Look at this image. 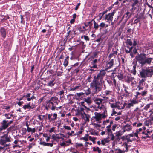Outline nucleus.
Segmentation results:
<instances>
[{"mask_svg": "<svg viewBox=\"0 0 153 153\" xmlns=\"http://www.w3.org/2000/svg\"><path fill=\"white\" fill-rule=\"evenodd\" d=\"M133 53L134 54H136L137 53V49H136V47H133Z\"/></svg>", "mask_w": 153, "mask_h": 153, "instance_id": "52", "label": "nucleus"}, {"mask_svg": "<svg viewBox=\"0 0 153 153\" xmlns=\"http://www.w3.org/2000/svg\"><path fill=\"white\" fill-rule=\"evenodd\" d=\"M93 24L91 22H86L84 23V26L82 27V28L84 30H90Z\"/></svg>", "mask_w": 153, "mask_h": 153, "instance_id": "11", "label": "nucleus"}, {"mask_svg": "<svg viewBox=\"0 0 153 153\" xmlns=\"http://www.w3.org/2000/svg\"><path fill=\"white\" fill-rule=\"evenodd\" d=\"M11 139L10 137L8 136V133L4 134L1 137V138L0 139V144L4 145L6 142H10Z\"/></svg>", "mask_w": 153, "mask_h": 153, "instance_id": "8", "label": "nucleus"}, {"mask_svg": "<svg viewBox=\"0 0 153 153\" xmlns=\"http://www.w3.org/2000/svg\"><path fill=\"white\" fill-rule=\"evenodd\" d=\"M107 110L105 109L104 112L102 114H101L97 112L94 113L95 116L93 117V118L95 119L97 121L100 120L102 118H105L106 117V115L105 114H107Z\"/></svg>", "mask_w": 153, "mask_h": 153, "instance_id": "7", "label": "nucleus"}, {"mask_svg": "<svg viewBox=\"0 0 153 153\" xmlns=\"http://www.w3.org/2000/svg\"><path fill=\"white\" fill-rule=\"evenodd\" d=\"M59 102L58 98L56 97H52L47 104L46 109H48V108H49L52 110H55L56 106L58 104Z\"/></svg>", "mask_w": 153, "mask_h": 153, "instance_id": "3", "label": "nucleus"}, {"mask_svg": "<svg viewBox=\"0 0 153 153\" xmlns=\"http://www.w3.org/2000/svg\"><path fill=\"white\" fill-rule=\"evenodd\" d=\"M83 94L84 93L82 92L77 93V96L79 97H80L81 96L83 95Z\"/></svg>", "mask_w": 153, "mask_h": 153, "instance_id": "64", "label": "nucleus"}, {"mask_svg": "<svg viewBox=\"0 0 153 153\" xmlns=\"http://www.w3.org/2000/svg\"><path fill=\"white\" fill-rule=\"evenodd\" d=\"M117 126V125L116 124H115L112 126V130L113 131H114L116 127Z\"/></svg>", "mask_w": 153, "mask_h": 153, "instance_id": "61", "label": "nucleus"}, {"mask_svg": "<svg viewBox=\"0 0 153 153\" xmlns=\"http://www.w3.org/2000/svg\"><path fill=\"white\" fill-rule=\"evenodd\" d=\"M52 115L53 114L52 113L48 114V119L49 120V121L50 122L54 123L55 122V120L57 119V115L56 113H54L53 114V117H51Z\"/></svg>", "mask_w": 153, "mask_h": 153, "instance_id": "12", "label": "nucleus"}, {"mask_svg": "<svg viewBox=\"0 0 153 153\" xmlns=\"http://www.w3.org/2000/svg\"><path fill=\"white\" fill-rule=\"evenodd\" d=\"M140 74L142 78L151 77L153 75V68H148L142 69L140 72Z\"/></svg>", "mask_w": 153, "mask_h": 153, "instance_id": "4", "label": "nucleus"}, {"mask_svg": "<svg viewBox=\"0 0 153 153\" xmlns=\"http://www.w3.org/2000/svg\"><path fill=\"white\" fill-rule=\"evenodd\" d=\"M63 127L66 130H71V127L68 126L64 125Z\"/></svg>", "mask_w": 153, "mask_h": 153, "instance_id": "53", "label": "nucleus"}, {"mask_svg": "<svg viewBox=\"0 0 153 153\" xmlns=\"http://www.w3.org/2000/svg\"><path fill=\"white\" fill-rule=\"evenodd\" d=\"M152 103L147 104L144 107L143 109L146 111H147L148 108H149L150 105H152Z\"/></svg>", "mask_w": 153, "mask_h": 153, "instance_id": "39", "label": "nucleus"}, {"mask_svg": "<svg viewBox=\"0 0 153 153\" xmlns=\"http://www.w3.org/2000/svg\"><path fill=\"white\" fill-rule=\"evenodd\" d=\"M74 70V71L75 72L77 73L79 71V66H78V68H75Z\"/></svg>", "mask_w": 153, "mask_h": 153, "instance_id": "60", "label": "nucleus"}, {"mask_svg": "<svg viewBox=\"0 0 153 153\" xmlns=\"http://www.w3.org/2000/svg\"><path fill=\"white\" fill-rule=\"evenodd\" d=\"M105 131L106 134H108V135H109L112 133L111 128H107Z\"/></svg>", "mask_w": 153, "mask_h": 153, "instance_id": "37", "label": "nucleus"}, {"mask_svg": "<svg viewBox=\"0 0 153 153\" xmlns=\"http://www.w3.org/2000/svg\"><path fill=\"white\" fill-rule=\"evenodd\" d=\"M109 136V137H111V140H112L113 141V140H114L115 137H114V135L113 134V133H112L111 134H110Z\"/></svg>", "mask_w": 153, "mask_h": 153, "instance_id": "49", "label": "nucleus"}, {"mask_svg": "<svg viewBox=\"0 0 153 153\" xmlns=\"http://www.w3.org/2000/svg\"><path fill=\"white\" fill-rule=\"evenodd\" d=\"M107 12V10H105L103 12L100 13L99 14V16H100L99 20H101V19H102L103 15H104Z\"/></svg>", "mask_w": 153, "mask_h": 153, "instance_id": "31", "label": "nucleus"}, {"mask_svg": "<svg viewBox=\"0 0 153 153\" xmlns=\"http://www.w3.org/2000/svg\"><path fill=\"white\" fill-rule=\"evenodd\" d=\"M138 103V100L133 99L130 101V102L127 105L126 107L128 108H130L131 107L133 106L134 105L137 104Z\"/></svg>", "mask_w": 153, "mask_h": 153, "instance_id": "17", "label": "nucleus"}, {"mask_svg": "<svg viewBox=\"0 0 153 153\" xmlns=\"http://www.w3.org/2000/svg\"><path fill=\"white\" fill-rule=\"evenodd\" d=\"M98 61L96 59L91 60L89 65L90 68H97V63L98 62Z\"/></svg>", "mask_w": 153, "mask_h": 153, "instance_id": "15", "label": "nucleus"}, {"mask_svg": "<svg viewBox=\"0 0 153 153\" xmlns=\"http://www.w3.org/2000/svg\"><path fill=\"white\" fill-rule=\"evenodd\" d=\"M13 120H12L8 122V120H4L1 123H0L1 126H0V132L2 130L6 129L10 124L13 122Z\"/></svg>", "mask_w": 153, "mask_h": 153, "instance_id": "6", "label": "nucleus"}, {"mask_svg": "<svg viewBox=\"0 0 153 153\" xmlns=\"http://www.w3.org/2000/svg\"><path fill=\"white\" fill-rule=\"evenodd\" d=\"M69 57L68 56H67L64 60V62L63 63V65L65 67H67L68 64V59Z\"/></svg>", "mask_w": 153, "mask_h": 153, "instance_id": "26", "label": "nucleus"}, {"mask_svg": "<svg viewBox=\"0 0 153 153\" xmlns=\"http://www.w3.org/2000/svg\"><path fill=\"white\" fill-rule=\"evenodd\" d=\"M135 59L141 66H143L146 64H150L153 58L147 57L146 54L140 53L136 56Z\"/></svg>", "mask_w": 153, "mask_h": 153, "instance_id": "2", "label": "nucleus"}, {"mask_svg": "<svg viewBox=\"0 0 153 153\" xmlns=\"http://www.w3.org/2000/svg\"><path fill=\"white\" fill-rule=\"evenodd\" d=\"M102 36L100 34H99L97 36L96 40L95 41V42H102Z\"/></svg>", "mask_w": 153, "mask_h": 153, "instance_id": "25", "label": "nucleus"}, {"mask_svg": "<svg viewBox=\"0 0 153 153\" xmlns=\"http://www.w3.org/2000/svg\"><path fill=\"white\" fill-rule=\"evenodd\" d=\"M94 103L98 105V108L100 109L105 108V100L96 98L94 100Z\"/></svg>", "mask_w": 153, "mask_h": 153, "instance_id": "5", "label": "nucleus"}, {"mask_svg": "<svg viewBox=\"0 0 153 153\" xmlns=\"http://www.w3.org/2000/svg\"><path fill=\"white\" fill-rule=\"evenodd\" d=\"M132 1H134L133 3L131 5L132 7L133 8L135 6H137L139 3L138 0H132Z\"/></svg>", "mask_w": 153, "mask_h": 153, "instance_id": "29", "label": "nucleus"}, {"mask_svg": "<svg viewBox=\"0 0 153 153\" xmlns=\"http://www.w3.org/2000/svg\"><path fill=\"white\" fill-rule=\"evenodd\" d=\"M35 107V105H30V103H28L27 104L23 106V108L25 110L27 109L30 110L31 109H33Z\"/></svg>", "mask_w": 153, "mask_h": 153, "instance_id": "20", "label": "nucleus"}, {"mask_svg": "<svg viewBox=\"0 0 153 153\" xmlns=\"http://www.w3.org/2000/svg\"><path fill=\"white\" fill-rule=\"evenodd\" d=\"M123 129L124 132H125L126 131H129L132 129V127L130 124H127L123 126Z\"/></svg>", "mask_w": 153, "mask_h": 153, "instance_id": "21", "label": "nucleus"}, {"mask_svg": "<svg viewBox=\"0 0 153 153\" xmlns=\"http://www.w3.org/2000/svg\"><path fill=\"white\" fill-rule=\"evenodd\" d=\"M81 105L84 106L85 108H87V107L85 106V105L86 104H85V102H84V101H83L81 102Z\"/></svg>", "mask_w": 153, "mask_h": 153, "instance_id": "57", "label": "nucleus"}, {"mask_svg": "<svg viewBox=\"0 0 153 153\" xmlns=\"http://www.w3.org/2000/svg\"><path fill=\"white\" fill-rule=\"evenodd\" d=\"M126 43L130 46H132V41L131 39H128L126 41Z\"/></svg>", "mask_w": 153, "mask_h": 153, "instance_id": "42", "label": "nucleus"}, {"mask_svg": "<svg viewBox=\"0 0 153 153\" xmlns=\"http://www.w3.org/2000/svg\"><path fill=\"white\" fill-rule=\"evenodd\" d=\"M0 33L1 36L3 38H5L7 35V31L6 29L3 27H1L0 30Z\"/></svg>", "mask_w": 153, "mask_h": 153, "instance_id": "18", "label": "nucleus"}, {"mask_svg": "<svg viewBox=\"0 0 153 153\" xmlns=\"http://www.w3.org/2000/svg\"><path fill=\"white\" fill-rule=\"evenodd\" d=\"M136 66L135 65H134L133 66V72H132V74L134 75H135L136 74Z\"/></svg>", "mask_w": 153, "mask_h": 153, "instance_id": "43", "label": "nucleus"}, {"mask_svg": "<svg viewBox=\"0 0 153 153\" xmlns=\"http://www.w3.org/2000/svg\"><path fill=\"white\" fill-rule=\"evenodd\" d=\"M124 140L125 141V142L123 144V146H125L126 147V150L125 151L127 152L128 151V143L132 141V140L131 139L130 137H129V135H128L126 136V137L124 139Z\"/></svg>", "mask_w": 153, "mask_h": 153, "instance_id": "9", "label": "nucleus"}, {"mask_svg": "<svg viewBox=\"0 0 153 153\" xmlns=\"http://www.w3.org/2000/svg\"><path fill=\"white\" fill-rule=\"evenodd\" d=\"M41 145H43L44 146H50L52 147L53 146V143H46L44 141L40 142L39 143Z\"/></svg>", "mask_w": 153, "mask_h": 153, "instance_id": "22", "label": "nucleus"}, {"mask_svg": "<svg viewBox=\"0 0 153 153\" xmlns=\"http://www.w3.org/2000/svg\"><path fill=\"white\" fill-rule=\"evenodd\" d=\"M145 82L144 79H142L140 80L138 83V85L137 86V88H138V90H142L144 87V83Z\"/></svg>", "mask_w": 153, "mask_h": 153, "instance_id": "16", "label": "nucleus"}, {"mask_svg": "<svg viewBox=\"0 0 153 153\" xmlns=\"http://www.w3.org/2000/svg\"><path fill=\"white\" fill-rule=\"evenodd\" d=\"M5 116L6 117V118L7 119H10L11 117L13 116V115L12 114H4Z\"/></svg>", "mask_w": 153, "mask_h": 153, "instance_id": "35", "label": "nucleus"}, {"mask_svg": "<svg viewBox=\"0 0 153 153\" xmlns=\"http://www.w3.org/2000/svg\"><path fill=\"white\" fill-rule=\"evenodd\" d=\"M147 93V91H144L141 92V95L143 96H144L146 95Z\"/></svg>", "mask_w": 153, "mask_h": 153, "instance_id": "50", "label": "nucleus"}, {"mask_svg": "<svg viewBox=\"0 0 153 153\" xmlns=\"http://www.w3.org/2000/svg\"><path fill=\"white\" fill-rule=\"evenodd\" d=\"M111 93V91L108 90H106L105 91V94L106 96L103 97V98L105 99V100L106 99H109V96H108L110 95V93Z\"/></svg>", "mask_w": 153, "mask_h": 153, "instance_id": "27", "label": "nucleus"}, {"mask_svg": "<svg viewBox=\"0 0 153 153\" xmlns=\"http://www.w3.org/2000/svg\"><path fill=\"white\" fill-rule=\"evenodd\" d=\"M79 63L78 62L74 64L73 65H71V66L73 68H78L79 66Z\"/></svg>", "mask_w": 153, "mask_h": 153, "instance_id": "44", "label": "nucleus"}, {"mask_svg": "<svg viewBox=\"0 0 153 153\" xmlns=\"http://www.w3.org/2000/svg\"><path fill=\"white\" fill-rule=\"evenodd\" d=\"M109 141L107 140V138H104L101 140V144L103 145H105L106 143H108Z\"/></svg>", "mask_w": 153, "mask_h": 153, "instance_id": "33", "label": "nucleus"}, {"mask_svg": "<svg viewBox=\"0 0 153 153\" xmlns=\"http://www.w3.org/2000/svg\"><path fill=\"white\" fill-rule=\"evenodd\" d=\"M77 114L80 115L82 118L85 122L89 121L90 116L89 114H86L84 112L78 111Z\"/></svg>", "mask_w": 153, "mask_h": 153, "instance_id": "10", "label": "nucleus"}, {"mask_svg": "<svg viewBox=\"0 0 153 153\" xmlns=\"http://www.w3.org/2000/svg\"><path fill=\"white\" fill-rule=\"evenodd\" d=\"M86 135L87 136H85V137H82L81 138V139L85 141H88V139L87 137V136H88V135L87 134Z\"/></svg>", "mask_w": 153, "mask_h": 153, "instance_id": "48", "label": "nucleus"}, {"mask_svg": "<svg viewBox=\"0 0 153 153\" xmlns=\"http://www.w3.org/2000/svg\"><path fill=\"white\" fill-rule=\"evenodd\" d=\"M99 27V25L95 21H94V28L95 30H97Z\"/></svg>", "mask_w": 153, "mask_h": 153, "instance_id": "32", "label": "nucleus"}, {"mask_svg": "<svg viewBox=\"0 0 153 153\" xmlns=\"http://www.w3.org/2000/svg\"><path fill=\"white\" fill-rule=\"evenodd\" d=\"M144 16V13H140L137 16V18L140 21L143 18Z\"/></svg>", "mask_w": 153, "mask_h": 153, "instance_id": "30", "label": "nucleus"}, {"mask_svg": "<svg viewBox=\"0 0 153 153\" xmlns=\"http://www.w3.org/2000/svg\"><path fill=\"white\" fill-rule=\"evenodd\" d=\"M133 48V47H131L129 48L128 50H127L126 49H125V51L126 53H130V52H131Z\"/></svg>", "mask_w": 153, "mask_h": 153, "instance_id": "36", "label": "nucleus"}, {"mask_svg": "<svg viewBox=\"0 0 153 153\" xmlns=\"http://www.w3.org/2000/svg\"><path fill=\"white\" fill-rule=\"evenodd\" d=\"M145 136H142V139H146V138H149V136L148 133H145Z\"/></svg>", "mask_w": 153, "mask_h": 153, "instance_id": "47", "label": "nucleus"}, {"mask_svg": "<svg viewBox=\"0 0 153 153\" xmlns=\"http://www.w3.org/2000/svg\"><path fill=\"white\" fill-rule=\"evenodd\" d=\"M117 113V112H116L115 111L114 108H113V109H112V113L111 114V116H113L114 115H115V114H116Z\"/></svg>", "mask_w": 153, "mask_h": 153, "instance_id": "54", "label": "nucleus"}, {"mask_svg": "<svg viewBox=\"0 0 153 153\" xmlns=\"http://www.w3.org/2000/svg\"><path fill=\"white\" fill-rule=\"evenodd\" d=\"M137 44V40L135 39H134V40H133V47H134V46H136V45Z\"/></svg>", "mask_w": 153, "mask_h": 153, "instance_id": "55", "label": "nucleus"}, {"mask_svg": "<svg viewBox=\"0 0 153 153\" xmlns=\"http://www.w3.org/2000/svg\"><path fill=\"white\" fill-rule=\"evenodd\" d=\"M55 130V127H53L51 128L49 130V132L50 133H52Z\"/></svg>", "mask_w": 153, "mask_h": 153, "instance_id": "59", "label": "nucleus"}, {"mask_svg": "<svg viewBox=\"0 0 153 153\" xmlns=\"http://www.w3.org/2000/svg\"><path fill=\"white\" fill-rule=\"evenodd\" d=\"M93 150L94 151H97L98 153H101L102 152V151L98 147L95 148L94 147L93 148Z\"/></svg>", "mask_w": 153, "mask_h": 153, "instance_id": "34", "label": "nucleus"}, {"mask_svg": "<svg viewBox=\"0 0 153 153\" xmlns=\"http://www.w3.org/2000/svg\"><path fill=\"white\" fill-rule=\"evenodd\" d=\"M126 82L128 83L131 82V85H134L135 83V78L133 77H131L130 76H127L126 77Z\"/></svg>", "mask_w": 153, "mask_h": 153, "instance_id": "13", "label": "nucleus"}, {"mask_svg": "<svg viewBox=\"0 0 153 153\" xmlns=\"http://www.w3.org/2000/svg\"><path fill=\"white\" fill-rule=\"evenodd\" d=\"M138 131H137L136 132H135V133H134V134H130V135L131 136H134V137H137V138H139V137L138 136Z\"/></svg>", "mask_w": 153, "mask_h": 153, "instance_id": "40", "label": "nucleus"}, {"mask_svg": "<svg viewBox=\"0 0 153 153\" xmlns=\"http://www.w3.org/2000/svg\"><path fill=\"white\" fill-rule=\"evenodd\" d=\"M114 59H112L109 62L106 63V68L105 70H101L97 76H94L93 79L90 83V88H88V94L91 93L90 90L92 91L93 94H97L100 91L102 86V83L104 82L103 78L105 76L106 72L105 71L111 68L114 65Z\"/></svg>", "mask_w": 153, "mask_h": 153, "instance_id": "1", "label": "nucleus"}, {"mask_svg": "<svg viewBox=\"0 0 153 153\" xmlns=\"http://www.w3.org/2000/svg\"><path fill=\"white\" fill-rule=\"evenodd\" d=\"M131 13L129 11H127L123 15L122 19L125 18V22H126L131 17Z\"/></svg>", "mask_w": 153, "mask_h": 153, "instance_id": "19", "label": "nucleus"}, {"mask_svg": "<svg viewBox=\"0 0 153 153\" xmlns=\"http://www.w3.org/2000/svg\"><path fill=\"white\" fill-rule=\"evenodd\" d=\"M54 81L55 79L49 81L48 83L47 84V85L50 87H52L54 86L55 84V83L54 82Z\"/></svg>", "mask_w": 153, "mask_h": 153, "instance_id": "28", "label": "nucleus"}, {"mask_svg": "<svg viewBox=\"0 0 153 153\" xmlns=\"http://www.w3.org/2000/svg\"><path fill=\"white\" fill-rule=\"evenodd\" d=\"M115 13V11H114L111 13H109L108 14H106L105 19V20H107L108 21H112L113 19V16L114 15Z\"/></svg>", "mask_w": 153, "mask_h": 153, "instance_id": "14", "label": "nucleus"}, {"mask_svg": "<svg viewBox=\"0 0 153 153\" xmlns=\"http://www.w3.org/2000/svg\"><path fill=\"white\" fill-rule=\"evenodd\" d=\"M83 145L82 143H76V148L79 147H81L83 146Z\"/></svg>", "mask_w": 153, "mask_h": 153, "instance_id": "56", "label": "nucleus"}, {"mask_svg": "<svg viewBox=\"0 0 153 153\" xmlns=\"http://www.w3.org/2000/svg\"><path fill=\"white\" fill-rule=\"evenodd\" d=\"M115 151L117 153H123L125 152H126L125 151V150H122L119 148L117 149Z\"/></svg>", "mask_w": 153, "mask_h": 153, "instance_id": "38", "label": "nucleus"}, {"mask_svg": "<svg viewBox=\"0 0 153 153\" xmlns=\"http://www.w3.org/2000/svg\"><path fill=\"white\" fill-rule=\"evenodd\" d=\"M109 104H110L111 107L112 108H116V107H117V103H113L109 102Z\"/></svg>", "mask_w": 153, "mask_h": 153, "instance_id": "41", "label": "nucleus"}, {"mask_svg": "<svg viewBox=\"0 0 153 153\" xmlns=\"http://www.w3.org/2000/svg\"><path fill=\"white\" fill-rule=\"evenodd\" d=\"M31 94L30 93L27 94L26 95H24L23 96V97H30Z\"/></svg>", "mask_w": 153, "mask_h": 153, "instance_id": "58", "label": "nucleus"}, {"mask_svg": "<svg viewBox=\"0 0 153 153\" xmlns=\"http://www.w3.org/2000/svg\"><path fill=\"white\" fill-rule=\"evenodd\" d=\"M106 24L104 22H102L99 25V27H105Z\"/></svg>", "mask_w": 153, "mask_h": 153, "instance_id": "51", "label": "nucleus"}, {"mask_svg": "<svg viewBox=\"0 0 153 153\" xmlns=\"http://www.w3.org/2000/svg\"><path fill=\"white\" fill-rule=\"evenodd\" d=\"M64 94V91L63 90L60 91H59V92L58 93V94L59 95H60L63 94Z\"/></svg>", "mask_w": 153, "mask_h": 153, "instance_id": "63", "label": "nucleus"}, {"mask_svg": "<svg viewBox=\"0 0 153 153\" xmlns=\"http://www.w3.org/2000/svg\"><path fill=\"white\" fill-rule=\"evenodd\" d=\"M82 131H78L76 134H74V135H79L82 134Z\"/></svg>", "mask_w": 153, "mask_h": 153, "instance_id": "62", "label": "nucleus"}, {"mask_svg": "<svg viewBox=\"0 0 153 153\" xmlns=\"http://www.w3.org/2000/svg\"><path fill=\"white\" fill-rule=\"evenodd\" d=\"M83 37L85 40L86 41H89L90 39L88 36L84 35L83 36H82L81 38H82Z\"/></svg>", "mask_w": 153, "mask_h": 153, "instance_id": "46", "label": "nucleus"}, {"mask_svg": "<svg viewBox=\"0 0 153 153\" xmlns=\"http://www.w3.org/2000/svg\"><path fill=\"white\" fill-rule=\"evenodd\" d=\"M117 77L119 80H121L123 78V75L121 74H119L117 75Z\"/></svg>", "mask_w": 153, "mask_h": 153, "instance_id": "45", "label": "nucleus"}, {"mask_svg": "<svg viewBox=\"0 0 153 153\" xmlns=\"http://www.w3.org/2000/svg\"><path fill=\"white\" fill-rule=\"evenodd\" d=\"M84 100V102L86 103L88 105H90L92 102L91 98L90 97L85 98Z\"/></svg>", "mask_w": 153, "mask_h": 153, "instance_id": "23", "label": "nucleus"}, {"mask_svg": "<svg viewBox=\"0 0 153 153\" xmlns=\"http://www.w3.org/2000/svg\"><path fill=\"white\" fill-rule=\"evenodd\" d=\"M120 140V138L119 137L115 136V139L112 142V146H114Z\"/></svg>", "mask_w": 153, "mask_h": 153, "instance_id": "24", "label": "nucleus"}]
</instances>
